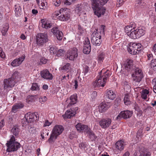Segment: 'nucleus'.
I'll list each match as a JSON object with an SVG mask.
<instances>
[{"label":"nucleus","mask_w":156,"mask_h":156,"mask_svg":"<svg viewBox=\"0 0 156 156\" xmlns=\"http://www.w3.org/2000/svg\"><path fill=\"white\" fill-rule=\"evenodd\" d=\"M136 28L135 23H131L129 25L125 27V30L127 35L132 39H136L142 36L144 34V27H139Z\"/></svg>","instance_id":"f257e3e1"},{"label":"nucleus","mask_w":156,"mask_h":156,"mask_svg":"<svg viewBox=\"0 0 156 156\" xmlns=\"http://www.w3.org/2000/svg\"><path fill=\"white\" fill-rule=\"evenodd\" d=\"M105 70L103 69L99 72L97 79L94 82L93 84L95 87H99L101 86L103 87L105 86L107 78L110 76L109 70H107L104 71Z\"/></svg>","instance_id":"f03ea898"},{"label":"nucleus","mask_w":156,"mask_h":156,"mask_svg":"<svg viewBox=\"0 0 156 156\" xmlns=\"http://www.w3.org/2000/svg\"><path fill=\"white\" fill-rule=\"evenodd\" d=\"M102 1L100 2L98 0H92V8L94 10V14L99 17L101 15H104L106 9L103 7V5L106 3L108 0H101Z\"/></svg>","instance_id":"7ed1b4c3"},{"label":"nucleus","mask_w":156,"mask_h":156,"mask_svg":"<svg viewBox=\"0 0 156 156\" xmlns=\"http://www.w3.org/2000/svg\"><path fill=\"white\" fill-rule=\"evenodd\" d=\"M14 136L12 135L9 141L6 143L7 148V151L9 152L16 151L20 147V144L16 141H15Z\"/></svg>","instance_id":"20e7f679"},{"label":"nucleus","mask_w":156,"mask_h":156,"mask_svg":"<svg viewBox=\"0 0 156 156\" xmlns=\"http://www.w3.org/2000/svg\"><path fill=\"white\" fill-rule=\"evenodd\" d=\"M64 130L62 126L61 125H56L54 128L50 138L48 139V141L51 143L54 140V139L57 138V136L62 133Z\"/></svg>","instance_id":"39448f33"},{"label":"nucleus","mask_w":156,"mask_h":156,"mask_svg":"<svg viewBox=\"0 0 156 156\" xmlns=\"http://www.w3.org/2000/svg\"><path fill=\"white\" fill-rule=\"evenodd\" d=\"M55 15L58 16L59 20L62 21H68L70 18V15L67 9H61L55 13Z\"/></svg>","instance_id":"423d86ee"},{"label":"nucleus","mask_w":156,"mask_h":156,"mask_svg":"<svg viewBox=\"0 0 156 156\" xmlns=\"http://www.w3.org/2000/svg\"><path fill=\"white\" fill-rule=\"evenodd\" d=\"M142 49L141 44L135 43H130L129 47L128 49V52L133 55L137 54Z\"/></svg>","instance_id":"0eeeda50"},{"label":"nucleus","mask_w":156,"mask_h":156,"mask_svg":"<svg viewBox=\"0 0 156 156\" xmlns=\"http://www.w3.org/2000/svg\"><path fill=\"white\" fill-rule=\"evenodd\" d=\"M36 38L37 43L39 46L43 45L48 40L47 35L45 34H38L37 35Z\"/></svg>","instance_id":"6e6552de"},{"label":"nucleus","mask_w":156,"mask_h":156,"mask_svg":"<svg viewBox=\"0 0 156 156\" xmlns=\"http://www.w3.org/2000/svg\"><path fill=\"white\" fill-rule=\"evenodd\" d=\"M78 56L77 49L73 48L67 54L66 58L70 60L73 61L77 58Z\"/></svg>","instance_id":"1a4fd4ad"},{"label":"nucleus","mask_w":156,"mask_h":156,"mask_svg":"<svg viewBox=\"0 0 156 156\" xmlns=\"http://www.w3.org/2000/svg\"><path fill=\"white\" fill-rule=\"evenodd\" d=\"M24 118L27 122L31 123L38 120V116L34 113L29 112L25 115Z\"/></svg>","instance_id":"9d476101"},{"label":"nucleus","mask_w":156,"mask_h":156,"mask_svg":"<svg viewBox=\"0 0 156 156\" xmlns=\"http://www.w3.org/2000/svg\"><path fill=\"white\" fill-rule=\"evenodd\" d=\"M105 27L104 26L101 25L99 33H98L99 31L98 30H96V31L94 32L91 35V38L94 37L96 38H101V36L105 35L104 29Z\"/></svg>","instance_id":"9b49d317"},{"label":"nucleus","mask_w":156,"mask_h":156,"mask_svg":"<svg viewBox=\"0 0 156 156\" xmlns=\"http://www.w3.org/2000/svg\"><path fill=\"white\" fill-rule=\"evenodd\" d=\"M17 82V80H13L11 78H9L8 79H5L4 80V88L5 89H7L9 87L12 88Z\"/></svg>","instance_id":"f8f14e48"},{"label":"nucleus","mask_w":156,"mask_h":156,"mask_svg":"<svg viewBox=\"0 0 156 156\" xmlns=\"http://www.w3.org/2000/svg\"><path fill=\"white\" fill-rule=\"evenodd\" d=\"M133 113L132 111L126 110L122 111L120 114L118 115L117 117V119H119L121 117L123 118L124 119L129 118L132 116Z\"/></svg>","instance_id":"ddd939ff"},{"label":"nucleus","mask_w":156,"mask_h":156,"mask_svg":"<svg viewBox=\"0 0 156 156\" xmlns=\"http://www.w3.org/2000/svg\"><path fill=\"white\" fill-rule=\"evenodd\" d=\"M111 122L112 121L110 119H103L99 121V124L102 128L106 129L109 126Z\"/></svg>","instance_id":"4468645a"},{"label":"nucleus","mask_w":156,"mask_h":156,"mask_svg":"<svg viewBox=\"0 0 156 156\" xmlns=\"http://www.w3.org/2000/svg\"><path fill=\"white\" fill-rule=\"evenodd\" d=\"M91 51V46L90 41L88 38L85 39L84 42L83 52L87 54H89Z\"/></svg>","instance_id":"2eb2a0df"},{"label":"nucleus","mask_w":156,"mask_h":156,"mask_svg":"<svg viewBox=\"0 0 156 156\" xmlns=\"http://www.w3.org/2000/svg\"><path fill=\"white\" fill-rule=\"evenodd\" d=\"M40 75L43 78L47 80H51L53 79L52 74L50 73L49 71L47 69L41 71Z\"/></svg>","instance_id":"dca6fc26"},{"label":"nucleus","mask_w":156,"mask_h":156,"mask_svg":"<svg viewBox=\"0 0 156 156\" xmlns=\"http://www.w3.org/2000/svg\"><path fill=\"white\" fill-rule=\"evenodd\" d=\"M25 58L24 55H23L18 58L15 59L11 63L13 67L18 66L20 65L24 60Z\"/></svg>","instance_id":"f3484780"},{"label":"nucleus","mask_w":156,"mask_h":156,"mask_svg":"<svg viewBox=\"0 0 156 156\" xmlns=\"http://www.w3.org/2000/svg\"><path fill=\"white\" fill-rule=\"evenodd\" d=\"M133 61L131 59H127L124 64V66L126 69L128 71H131L133 68Z\"/></svg>","instance_id":"a211bd4d"},{"label":"nucleus","mask_w":156,"mask_h":156,"mask_svg":"<svg viewBox=\"0 0 156 156\" xmlns=\"http://www.w3.org/2000/svg\"><path fill=\"white\" fill-rule=\"evenodd\" d=\"M77 130L79 131H83L86 133L89 129L88 126L86 125L79 123L76 126Z\"/></svg>","instance_id":"6ab92c4d"},{"label":"nucleus","mask_w":156,"mask_h":156,"mask_svg":"<svg viewBox=\"0 0 156 156\" xmlns=\"http://www.w3.org/2000/svg\"><path fill=\"white\" fill-rule=\"evenodd\" d=\"M75 115V112L73 111V109L70 108L66 112L65 114L62 115V116L65 119L70 118L71 117L74 116Z\"/></svg>","instance_id":"aec40b11"},{"label":"nucleus","mask_w":156,"mask_h":156,"mask_svg":"<svg viewBox=\"0 0 156 156\" xmlns=\"http://www.w3.org/2000/svg\"><path fill=\"white\" fill-rule=\"evenodd\" d=\"M115 145L117 149L121 151L124 149V142L122 140H119L116 143Z\"/></svg>","instance_id":"412c9836"},{"label":"nucleus","mask_w":156,"mask_h":156,"mask_svg":"<svg viewBox=\"0 0 156 156\" xmlns=\"http://www.w3.org/2000/svg\"><path fill=\"white\" fill-rule=\"evenodd\" d=\"M77 97L76 94H75L71 95L69 98L70 102L67 107H69L72 105L75 104L76 102Z\"/></svg>","instance_id":"4be33fe9"},{"label":"nucleus","mask_w":156,"mask_h":156,"mask_svg":"<svg viewBox=\"0 0 156 156\" xmlns=\"http://www.w3.org/2000/svg\"><path fill=\"white\" fill-rule=\"evenodd\" d=\"M24 106L21 103L15 104L12 108V111L13 112H16L19 109L22 108Z\"/></svg>","instance_id":"5701e85b"},{"label":"nucleus","mask_w":156,"mask_h":156,"mask_svg":"<svg viewBox=\"0 0 156 156\" xmlns=\"http://www.w3.org/2000/svg\"><path fill=\"white\" fill-rule=\"evenodd\" d=\"M108 108V105L105 103H101L99 106V111L101 112H105Z\"/></svg>","instance_id":"b1692460"},{"label":"nucleus","mask_w":156,"mask_h":156,"mask_svg":"<svg viewBox=\"0 0 156 156\" xmlns=\"http://www.w3.org/2000/svg\"><path fill=\"white\" fill-rule=\"evenodd\" d=\"M86 133L89 136V137L91 140H94L97 138V136L95 135L93 131L90 128L87 131Z\"/></svg>","instance_id":"393cba45"},{"label":"nucleus","mask_w":156,"mask_h":156,"mask_svg":"<svg viewBox=\"0 0 156 156\" xmlns=\"http://www.w3.org/2000/svg\"><path fill=\"white\" fill-rule=\"evenodd\" d=\"M107 96L108 98L111 100H114L116 97V94L112 90H109L107 93Z\"/></svg>","instance_id":"a878e982"},{"label":"nucleus","mask_w":156,"mask_h":156,"mask_svg":"<svg viewBox=\"0 0 156 156\" xmlns=\"http://www.w3.org/2000/svg\"><path fill=\"white\" fill-rule=\"evenodd\" d=\"M20 131L19 126H13L11 130L12 133L15 136H18Z\"/></svg>","instance_id":"bb28decb"},{"label":"nucleus","mask_w":156,"mask_h":156,"mask_svg":"<svg viewBox=\"0 0 156 156\" xmlns=\"http://www.w3.org/2000/svg\"><path fill=\"white\" fill-rule=\"evenodd\" d=\"M133 74L137 76H140L143 78L144 77L143 72L142 70L138 68H136L135 69L133 73Z\"/></svg>","instance_id":"cd10ccee"},{"label":"nucleus","mask_w":156,"mask_h":156,"mask_svg":"<svg viewBox=\"0 0 156 156\" xmlns=\"http://www.w3.org/2000/svg\"><path fill=\"white\" fill-rule=\"evenodd\" d=\"M91 42L94 45L99 46L101 43V38H96L94 37L91 38Z\"/></svg>","instance_id":"c85d7f7f"},{"label":"nucleus","mask_w":156,"mask_h":156,"mask_svg":"<svg viewBox=\"0 0 156 156\" xmlns=\"http://www.w3.org/2000/svg\"><path fill=\"white\" fill-rule=\"evenodd\" d=\"M41 22L42 23V27L46 29L50 28L52 25L51 23L48 21H45L43 19L41 20Z\"/></svg>","instance_id":"c756f323"},{"label":"nucleus","mask_w":156,"mask_h":156,"mask_svg":"<svg viewBox=\"0 0 156 156\" xmlns=\"http://www.w3.org/2000/svg\"><path fill=\"white\" fill-rule=\"evenodd\" d=\"M82 10L81 7L80 6L77 7L75 8V11L78 14H79V15L80 16V18H82V16L83 15H84V19H86V13H83L82 14V12H81Z\"/></svg>","instance_id":"7c9ffc66"},{"label":"nucleus","mask_w":156,"mask_h":156,"mask_svg":"<svg viewBox=\"0 0 156 156\" xmlns=\"http://www.w3.org/2000/svg\"><path fill=\"white\" fill-rule=\"evenodd\" d=\"M122 84L124 86V89H126V90H129L131 89L130 84L127 81L124 80L122 81Z\"/></svg>","instance_id":"2f4dec72"},{"label":"nucleus","mask_w":156,"mask_h":156,"mask_svg":"<svg viewBox=\"0 0 156 156\" xmlns=\"http://www.w3.org/2000/svg\"><path fill=\"white\" fill-rule=\"evenodd\" d=\"M132 77L133 80L135 82L138 83V84H139L140 82L141 81L143 78L140 77V76H137L133 74L132 75Z\"/></svg>","instance_id":"473e14b6"},{"label":"nucleus","mask_w":156,"mask_h":156,"mask_svg":"<svg viewBox=\"0 0 156 156\" xmlns=\"http://www.w3.org/2000/svg\"><path fill=\"white\" fill-rule=\"evenodd\" d=\"M19 73L17 71H16L13 73L12 75V77L10 78L13 80H17L18 82L19 79Z\"/></svg>","instance_id":"72a5a7b5"},{"label":"nucleus","mask_w":156,"mask_h":156,"mask_svg":"<svg viewBox=\"0 0 156 156\" xmlns=\"http://www.w3.org/2000/svg\"><path fill=\"white\" fill-rule=\"evenodd\" d=\"M15 13L17 16H19L20 15L21 9L19 5H15Z\"/></svg>","instance_id":"f704fd0d"},{"label":"nucleus","mask_w":156,"mask_h":156,"mask_svg":"<svg viewBox=\"0 0 156 156\" xmlns=\"http://www.w3.org/2000/svg\"><path fill=\"white\" fill-rule=\"evenodd\" d=\"M48 131V130H47L43 129L41 132V136L42 138V140L44 139L45 137H47L48 136L49 134Z\"/></svg>","instance_id":"c9c22d12"},{"label":"nucleus","mask_w":156,"mask_h":156,"mask_svg":"<svg viewBox=\"0 0 156 156\" xmlns=\"http://www.w3.org/2000/svg\"><path fill=\"white\" fill-rule=\"evenodd\" d=\"M105 53L103 52H99L98 54V60L99 61H102L105 57Z\"/></svg>","instance_id":"e433bc0d"},{"label":"nucleus","mask_w":156,"mask_h":156,"mask_svg":"<svg viewBox=\"0 0 156 156\" xmlns=\"http://www.w3.org/2000/svg\"><path fill=\"white\" fill-rule=\"evenodd\" d=\"M124 103L126 105H129L130 104V101L129 100V97L128 95H125L124 99Z\"/></svg>","instance_id":"4c0bfd02"},{"label":"nucleus","mask_w":156,"mask_h":156,"mask_svg":"<svg viewBox=\"0 0 156 156\" xmlns=\"http://www.w3.org/2000/svg\"><path fill=\"white\" fill-rule=\"evenodd\" d=\"M145 4V3L143 0H136L135 5L136 6L138 7L140 6H144Z\"/></svg>","instance_id":"58836bf2"},{"label":"nucleus","mask_w":156,"mask_h":156,"mask_svg":"<svg viewBox=\"0 0 156 156\" xmlns=\"http://www.w3.org/2000/svg\"><path fill=\"white\" fill-rule=\"evenodd\" d=\"M149 93V91L145 89L143 90L141 93L142 98L144 99H146Z\"/></svg>","instance_id":"ea45409f"},{"label":"nucleus","mask_w":156,"mask_h":156,"mask_svg":"<svg viewBox=\"0 0 156 156\" xmlns=\"http://www.w3.org/2000/svg\"><path fill=\"white\" fill-rule=\"evenodd\" d=\"M9 28V27L8 24H6L5 26L3 27L1 31V32L3 35L5 36Z\"/></svg>","instance_id":"a19ab883"},{"label":"nucleus","mask_w":156,"mask_h":156,"mask_svg":"<svg viewBox=\"0 0 156 156\" xmlns=\"http://www.w3.org/2000/svg\"><path fill=\"white\" fill-rule=\"evenodd\" d=\"M31 90H39V87L37 83H33L32 84Z\"/></svg>","instance_id":"79ce46f5"},{"label":"nucleus","mask_w":156,"mask_h":156,"mask_svg":"<svg viewBox=\"0 0 156 156\" xmlns=\"http://www.w3.org/2000/svg\"><path fill=\"white\" fill-rule=\"evenodd\" d=\"M64 52L65 51L64 50L62 49H59L57 51H56V56L58 57L62 56L64 55Z\"/></svg>","instance_id":"37998d69"},{"label":"nucleus","mask_w":156,"mask_h":156,"mask_svg":"<svg viewBox=\"0 0 156 156\" xmlns=\"http://www.w3.org/2000/svg\"><path fill=\"white\" fill-rule=\"evenodd\" d=\"M151 66L154 71H156V59H154L151 60Z\"/></svg>","instance_id":"c03bdc74"},{"label":"nucleus","mask_w":156,"mask_h":156,"mask_svg":"<svg viewBox=\"0 0 156 156\" xmlns=\"http://www.w3.org/2000/svg\"><path fill=\"white\" fill-rule=\"evenodd\" d=\"M62 33L60 31L58 32V33L56 34L55 35L58 40H61L62 38Z\"/></svg>","instance_id":"a18cd8bd"},{"label":"nucleus","mask_w":156,"mask_h":156,"mask_svg":"<svg viewBox=\"0 0 156 156\" xmlns=\"http://www.w3.org/2000/svg\"><path fill=\"white\" fill-rule=\"evenodd\" d=\"M87 146V144L86 143L82 142L79 144V147L82 149L84 150H85V148Z\"/></svg>","instance_id":"49530a36"},{"label":"nucleus","mask_w":156,"mask_h":156,"mask_svg":"<svg viewBox=\"0 0 156 156\" xmlns=\"http://www.w3.org/2000/svg\"><path fill=\"white\" fill-rule=\"evenodd\" d=\"M50 52L51 54H55L56 52V50L52 45L50 46Z\"/></svg>","instance_id":"de8ad7c7"},{"label":"nucleus","mask_w":156,"mask_h":156,"mask_svg":"<svg viewBox=\"0 0 156 156\" xmlns=\"http://www.w3.org/2000/svg\"><path fill=\"white\" fill-rule=\"evenodd\" d=\"M70 64L69 63H67L66 65L62 67H60L59 69L61 70H66L69 69Z\"/></svg>","instance_id":"09e8293b"},{"label":"nucleus","mask_w":156,"mask_h":156,"mask_svg":"<svg viewBox=\"0 0 156 156\" xmlns=\"http://www.w3.org/2000/svg\"><path fill=\"white\" fill-rule=\"evenodd\" d=\"M40 62H39V64L40 65H41L43 64H46L47 61V59L44 57L42 58H41L40 59Z\"/></svg>","instance_id":"8fccbe9b"},{"label":"nucleus","mask_w":156,"mask_h":156,"mask_svg":"<svg viewBox=\"0 0 156 156\" xmlns=\"http://www.w3.org/2000/svg\"><path fill=\"white\" fill-rule=\"evenodd\" d=\"M52 3L55 6H58L61 4V1L60 0H54Z\"/></svg>","instance_id":"3c124183"},{"label":"nucleus","mask_w":156,"mask_h":156,"mask_svg":"<svg viewBox=\"0 0 156 156\" xmlns=\"http://www.w3.org/2000/svg\"><path fill=\"white\" fill-rule=\"evenodd\" d=\"M89 71V67L86 65L84 66L83 67V73L85 75Z\"/></svg>","instance_id":"603ef678"},{"label":"nucleus","mask_w":156,"mask_h":156,"mask_svg":"<svg viewBox=\"0 0 156 156\" xmlns=\"http://www.w3.org/2000/svg\"><path fill=\"white\" fill-rule=\"evenodd\" d=\"M60 31L58 30V28L57 27H53L51 29V32L53 33L54 35H55L56 34L58 33Z\"/></svg>","instance_id":"864d4df0"},{"label":"nucleus","mask_w":156,"mask_h":156,"mask_svg":"<svg viewBox=\"0 0 156 156\" xmlns=\"http://www.w3.org/2000/svg\"><path fill=\"white\" fill-rule=\"evenodd\" d=\"M84 30L83 28L80 25H78V32L80 34H82L84 32Z\"/></svg>","instance_id":"5fc2aeb1"},{"label":"nucleus","mask_w":156,"mask_h":156,"mask_svg":"<svg viewBox=\"0 0 156 156\" xmlns=\"http://www.w3.org/2000/svg\"><path fill=\"white\" fill-rule=\"evenodd\" d=\"M152 108L151 106L147 107L144 110V112H145L148 113L150 111L152 110Z\"/></svg>","instance_id":"6e6d98bb"},{"label":"nucleus","mask_w":156,"mask_h":156,"mask_svg":"<svg viewBox=\"0 0 156 156\" xmlns=\"http://www.w3.org/2000/svg\"><path fill=\"white\" fill-rule=\"evenodd\" d=\"M62 82L66 83L68 80L66 78V76H64L62 77L61 78H60Z\"/></svg>","instance_id":"4d7b16f0"},{"label":"nucleus","mask_w":156,"mask_h":156,"mask_svg":"<svg viewBox=\"0 0 156 156\" xmlns=\"http://www.w3.org/2000/svg\"><path fill=\"white\" fill-rule=\"evenodd\" d=\"M153 82L154 83V85L153 87V91L156 93V77L153 80Z\"/></svg>","instance_id":"13d9d810"},{"label":"nucleus","mask_w":156,"mask_h":156,"mask_svg":"<svg viewBox=\"0 0 156 156\" xmlns=\"http://www.w3.org/2000/svg\"><path fill=\"white\" fill-rule=\"evenodd\" d=\"M0 57L2 58H4L5 57L4 53L2 51V49L0 47Z\"/></svg>","instance_id":"bf43d9fd"},{"label":"nucleus","mask_w":156,"mask_h":156,"mask_svg":"<svg viewBox=\"0 0 156 156\" xmlns=\"http://www.w3.org/2000/svg\"><path fill=\"white\" fill-rule=\"evenodd\" d=\"M123 0H117V5L119 4V5L118 6H120L122 5L123 3Z\"/></svg>","instance_id":"052dcab7"},{"label":"nucleus","mask_w":156,"mask_h":156,"mask_svg":"<svg viewBox=\"0 0 156 156\" xmlns=\"http://www.w3.org/2000/svg\"><path fill=\"white\" fill-rule=\"evenodd\" d=\"M47 100V98L45 96H44L43 97L40 98L39 99L40 101L41 102H45Z\"/></svg>","instance_id":"680f3d73"},{"label":"nucleus","mask_w":156,"mask_h":156,"mask_svg":"<svg viewBox=\"0 0 156 156\" xmlns=\"http://www.w3.org/2000/svg\"><path fill=\"white\" fill-rule=\"evenodd\" d=\"M29 133H34L35 131V129L34 127H30L29 129Z\"/></svg>","instance_id":"e2e57ef3"},{"label":"nucleus","mask_w":156,"mask_h":156,"mask_svg":"<svg viewBox=\"0 0 156 156\" xmlns=\"http://www.w3.org/2000/svg\"><path fill=\"white\" fill-rule=\"evenodd\" d=\"M51 125L50 122H49L48 120H46L44 124V126H48Z\"/></svg>","instance_id":"0e129e2a"},{"label":"nucleus","mask_w":156,"mask_h":156,"mask_svg":"<svg viewBox=\"0 0 156 156\" xmlns=\"http://www.w3.org/2000/svg\"><path fill=\"white\" fill-rule=\"evenodd\" d=\"M4 119H2L0 122V129H1L5 125Z\"/></svg>","instance_id":"69168bd1"},{"label":"nucleus","mask_w":156,"mask_h":156,"mask_svg":"<svg viewBox=\"0 0 156 156\" xmlns=\"http://www.w3.org/2000/svg\"><path fill=\"white\" fill-rule=\"evenodd\" d=\"M97 96V92L96 91L93 92L91 94V97L93 98H94Z\"/></svg>","instance_id":"338daca9"},{"label":"nucleus","mask_w":156,"mask_h":156,"mask_svg":"<svg viewBox=\"0 0 156 156\" xmlns=\"http://www.w3.org/2000/svg\"><path fill=\"white\" fill-rule=\"evenodd\" d=\"M147 58L148 60H149L152 58L153 56L151 54H147Z\"/></svg>","instance_id":"774afa93"}]
</instances>
